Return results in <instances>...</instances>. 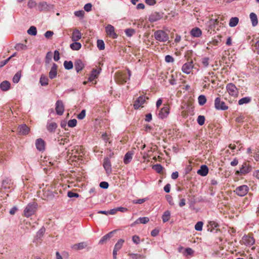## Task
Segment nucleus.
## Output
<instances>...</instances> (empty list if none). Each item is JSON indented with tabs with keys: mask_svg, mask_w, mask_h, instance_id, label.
<instances>
[{
	"mask_svg": "<svg viewBox=\"0 0 259 259\" xmlns=\"http://www.w3.org/2000/svg\"><path fill=\"white\" fill-rule=\"evenodd\" d=\"M169 113V109L167 105L162 108L159 111L158 117L161 119L166 118Z\"/></svg>",
	"mask_w": 259,
	"mask_h": 259,
	"instance_id": "9",
	"label": "nucleus"
},
{
	"mask_svg": "<svg viewBox=\"0 0 259 259\" xmlns=\"http://www.w3.org/2000/svg\"><path fill=\"white\" fill-rule=\"evenodd\" d=\"M37 207V203L32 202L28 203L24 210V215L26 217H29L34 214Z\"/></svg>",
	"mask_w": 259,
	"mask_h": 259,
	"instance_id": "1",
	"label": "nucleus"
},
{
	"mask_svg": "<svg viewBox=\"0 0 259 259\" xmlns=\"http://www.w3.org/2000/svg\"><path fill=\"white\" fill-rule=\"evenodd\" d=\"M124 242V240L123 239H119L117 242L115 243L114 248L116 250H119L122 247L123 244Z\"/></svg>",
	"mask_w": 259,
	"mask_h": 259,
	"instance_id": "36",
	"label": "nucleus"
},
{
	"mask_svg": "<svg viewBox=\"0 0 259 259\" xmlns=\"http://www.w3.org/2000/svg\"><path fill=\"white\" fill-rule=\"evenodd\" d=\"M21 73L20 71H18L16 72V73L14 75V76L13 77V81L14 83H18L21 78Z\"/></svg>",
	"mask_w": 259,
	"mask_h": 259,
	"instance_id": "42",
	"label": "nucleus"
},
{
	"mask_svg": "<svg viewBox=\"0 0 259 259\" xmlns=\"http://www.w3.org/2000/svg\"><path fill=\"white\" fill-rule=\"evenodd\" d=\"M239 22V19L237 17H232L229 21V26L230 27H235L236 26Z\"/></svg>",
	"mask_w": 259,
	"mask_h": 259,
	"instance_id": "37",
	"label": "nucleus"
},
{
	"mask_svg": "<svg viewBox=\"0 0 259 259\" xmlns=\"http://www.w3.org/2000/svg\"><path fill=\"white\" fill-rule=\"evenodd\" d=\"M198 104L200 106L203 105L206 102V98L204 95H201L198 98Z\"/></svg>",
	"mask_w": 259,
	"mask_h": 259,
	"instance_id": "40",
	"label": "nucleus"
},
{
	"mask_svg": "<svg viewBox=\"0 0 259 259\" xmlns=\"http://www.w3.org/2000/svg\"><path fill=\"white\" fill-rule=\"evenodd\" d=\"M97 47L99 50H103L105 49V44L103 40L98 39L97 40Z\"/></svg>",
	"mask_w": 259,
	"mask_h": 259,
	"instance_id": "44",
	"label": "nucleus"
},
{
	"mask_svg": "<svg viewBox=\"0 0 259 259\" xmlns=\"http://www.w3.org/2000/svg\"><path fill=\"white\" fill-rule=\"evenodd\" d=\"M48 5L46 2L40 3L38 5L39 10L41 11L47 8Z\"/></svg>",
	"mask_w": 259,
	"mask_h": 259,
	"instance_id": "48",
	"label": "nucleus"
},
{
	"mask_svg": "<svg viewBox=\"0 0 259 259\" xmlns=\"http://www.w3.org/2000/svg\"><path fill=\"white\" fill-rule=\"evenodd\" d=\"M165 198L170 205H174L172 197L170 195H166Z\"/></svg>",
	"mask_w": 259,
	"mask_h": 259,
	"instance_id": "60",
	"label": "nucleus"
},
{
	"mask_svg": "<svg viewBox=\"0 0 259 259\" xmlns=\"http://www.w3.org/2000/svg\"><path fill=\"white\" fill-rule=\"evenodd\" d=\"M252 170L251 165L246 162H244L241 165H240V168L236 171V174L238 176L245 175L250 172Z\"/></svg>",
	"mask_w": 259,
	"mask_h": 259,
	"instance_id": "2",
	"label": "nucleus"
},
{
	"mask_svg": "<svg viewBox=\"0 0 259 259\" xmlns=\"http://www.w3.org/2000/svg\"><path fill=\"white\" fill-rule=\"evenodd\" d=\"M248 190V187L247 185H243L237 187L235 190V192L237 195L243 197L247 193Z\"/></svg>",
	"mask_w": 259,
	"mask_h": 259,
	"instance_id": "5",
	"label": "nucleus"
},
{
	"mask_svg": "<svg viewBox=\"0 0 259 259\" xmlns=\"http://www.w3.org/2000/svg\"><path fill=\"white\" fill-rule=\"evenodd\" d=\"M133 242L136 244H139L140 242V237L138 235H134L132 237Z\"/></svg>",
	"mask_w": 259,
	"mask_h": 259,
	"instance_id": "59",
	"label": "nucleus"
},
{
	"mask_svg": "<svg viewBox=\"0 0 259 259\" xmlns=\"http://www.w3.org/2000/svg\"><path fill=\"white\" fill-rule=\"evenodd\" d=\"M57 193H56L54 192L48 191L45 192V196H47V198H46L47 200H52L54 197H55Z\"/></svg>",
	"mask_w": 259,
	"mask_h": 259,
	"instance_id": "32",
	"label": "nucleus"
},
{
	"mask_svg": "<svg viewBox=\"0 0 259 259\" xmlns=\"http://www.w3.org/2000/svg\"><path fill=\"white\" fill-rule=\"evenodd\" d=\"M87 246V244L85 242H82L79 243L75 244L72 246V248L76 250H81Z\"/></svg>",
	"mask_w": 259,
	"mask_h": 259,
	"instance_id": "28",
	"label": "nucleus"
},
{
	"mask_svg": "<svg viewBox=\"0 0 259 259\" xmlns=\"http://www.w3.org/2000/svg\"><path fill=\"white\" fill-rule=\"evenodd\" d=\"M19 133L22 135H26L30 132L29 127L25 124H21L19 126Z\"/></svg>",
	"mask_w": 259,
	"mask_h": 259,
	"instance_id": "18",
	"label": "nucleus"
},
{
	"mask_svg": "<svg viewBox=\"0 0 259 259\" xmlns=\"http://www.w3.org/2000/svg\"><path fill=\"white\" fill-rule=\"evenodd\" d=\"M100 71L97 69H93L91 72L89 77L88 80L90 81H93L95 78H97L98 75L100 74Z\"/></svg>",
	"mask_w": 259,
	"mask_h": 259,
	"instance_id": "21",
	"label": "nucleus"
},
{
	"mask_svg": "<svg viewBox=\"0 0 259 259\" xmlns=\"http://www.w3.org/2000/svg\"><path fill=\"white\" fill-rule=\"evenodd\" d=\"M27 33L29 35L35 36L37 34L36 28L34 26H31L27 30Z\"/></svg>",
	"mask_w": 259,
	"mask_h": 259,
	"instance_id": "39",
	"label": "nucleus"
},
{
	"mask_svg": "<svg viewBox=\"0 0 259 259\" xmlns=\"http://www.w3.org/2000/svg\"><path fill=\"white\" fill-rule=\"evenodd\" d=\"M132 156L133 153L131 152H128L125 154L123 158V162L124 164H127L131 161L133 158Z\"/></svg>",
	"mask_w": 259,
	"mask_h": 259,
	"instance_id": "27",
	"label": "nucleus"
},
{
	"mask_svg": "<svg viewBox=\"0 0 259 259\" xmlns=\"http://www.w3.org/2000/svg\"><path fill=\"white\" fill-rule=\"evenodd\" d=\"M209 58L208 57H204L202 59V63L205 67H207L209 65Z\"/></svg>",
	"mask_w": 259,
	"mask_h": 259,
	"instance_id": "50",
	"label": "nucleus"
},
{
	"mask_svg": "<svg viewBox=\"0 0 259 259\" xmlns=\"http://www.w3.org/2000/svg\"><path fill=\"white\" fill-rule=\"evenodd\" d=\"M92 5L91 3H88L84 6L83 9L86 12H90L92 10Z\"/></svg>",
	"mask_w": 259,
	"mask_h": 259,
	"instance_id": "61",
	"label": "nucleus"
},
{
	"mask_svg": "<svg viewBox=\"0 0 259 259\" xmlns=\"http://www.w3.org/2000/svg\"><path fill=\"white\" fill-rule=\"evenodd\" d=\"M52 57V55L51 52H49L47 53L46 56V63L48 64L50 63V61L51 60Z\"/></svg>",
	"mask_w": 259,
	"mask_h": 259,
	"instance_id": "56",
	"label": "nucleus"
},
{
	"mask_svg": "<svg viewBox=\"0 0 259 259\" xmlns=\"http://www.w3.org/2000/svg\"><path fill=\"white\" fill-rule=\"evenodd\" d=\"M250 19L251 20L252 25L253 26H255L258 24V19L257 15L253 12H252L249 15Z\"/></svg>",
	"mask_w": 259,
	"mask_h": 259,
	"instance_id": "26",
	"label": "nucleus"
},
{
	"mask_svg": "<svg viewBox=\"0 0 259 259\" xmlns=\"http://www.w3.org/2000/svg\"><path fill=\"white\" fill-rule=\"evenodd\" d=\"M132 259H145L143 254L138 253H129L128 254Z\"/></svg>",
	"mask_w": 259,
	"mask_h": 259,
	"instance_id": "35",
	"label": "nucleus"
},
{
	"mask_svg": "<svg viewBox=\"0 0 259 259\" xmlns=\"http://www.w3.org/2000/svg\"><path fill=\"white\" fill-rule=\"evenodd\" d=\"M226 89L230 95L235 96L238 95V91L236 85L233 83H229L226 85Z\"/></svg>",
	"mask_w": 259,
	"mask_h": 259,
	"instance_id": "6",
	"label": "nucleus"
},
{
	"mask_svg": "<svg viewBox=\"0 0 259 259\" xmlns=\"http://www.w3.org/2000/svg\"><path fill=\"white\" fill-rule=\"evenodd\" d=\"M70 47L72 50L78 51L81 48V44L79 42L73 41L70 44Z\"/></svg>",
	"mask_w": 259,
	"mask_h": 259,
	"instance_id": "30",
	"label": "nucleus"
},
{
	"mask_svg": "<svg viewBox=\"0 0 259 259\" xmlns=\"http://www.w3.org/2000/svg\"><path fill=\"white\" fill-rule=\"evenodd\" d=\"M251 97H244V98H242L241 99H240L239 101H238V104L239 105H242L244 104H247V103H249L251 102Z\"/></svg>",
	"mask_w": 259,
	"mask_h": 259,
	"instance_id": "34",
	"label": "nucleus"
},
{
	"mask_svg": "<svg viewBox=\"0 0 259 259\" xmlns=\"http://www.w3.org/2000/svg\"><path fill=\"white\" fill-rule=\"evenodd\" d=\"M103 167L106 170V172L109 175L112 171L111 164L109 157H105L104 159Z\"/></svg>",
	"mask_w": 259,
	"mask_h": 259,
	"instance_id": "13",
	"label": "nucleus"
},
{
	"mask_svg": "<svg viewBox=\"0 0 259 259\" xmlns=\"http://www.w3.org/2000/svg\"><path fill=\"white\" fill-rule=\"evenodd\" d=\"M49 79L47 76L41 75L39 79V83L42 86H46L48 84Z\"/></svg>",
	"mask_w": 259,
	"mask_h": 259,
	"instance_id": "33",
	"label": "nucleus"
},
{
	"mask_svg": "<svg viewBox=\"0 0 259 259\" xmlns=\"http://www.w3.org/2000/svg\"><path fill=\"white\" fill-rule=\"evenodd\" d=\"M190 33L194 37H199L202 35V31L198 27H194L191 29Z\"/></svg>",
	"mask_w": 259,
	"mask_h": 259,
	"instance_id": "17",
	"label": "nucleus"
},
{
	"mask_svg": "<svg viewBox=\"0 0 259 259\" xmlns=\"http://www.w3.org/2000/svg\"><path fill=\"white\" fill-rule=\"evenodd\" d=\"M57 127L56 122L48 121L47 124V129L50 133H54Z\"/></svg>",
	"mask_w": 259,
	"mask_h": 259,
	"instance_id": "19",
	"label": "nucleus"
},
{
	"mask_svg": "<svg viewBox=\"0 0 259 259\" xmlns=\"http://www.w3.org/2000/svg\"><path fill=\"white\" fill-rule=\"evenodd\" d=\"M46 231V229L44 227H42L36 233L35 239L36 240L41 239L44 236Z\"/></svg>",
	"mask_w": 259,
	"mask_h": 259,
	"instance_id": "29",
	"label": "nucleus"
},
{
	"mask_svg": "<svg viewBox=\"0 0 259 259\" xmlns=\"http://www.w3.org/2000/svg\"><path fill=\"white\" fill-rule=\"evenodd\" d=\"M27 6L30 9L36 7V3L33 0H29L28 2Z\"/></svg>",
	"mask_w": 259,
	"mask_h": 259,
	"instance_id": "57",
	"label": "nucleus"
},
{
	"mask_svg": "<svg viewBox=\"0 0 259 259\" xmlns=\"http://www.w3.org/2000/svg\"><path fill=\"white\" fill-rule=\"evenodd\" d=\"M163 13L159 12H154L149 16L148 20L150 22H155L160 20L163 17Z\"/></svg>",
	"mask_w": 259,
	"mask_h": 259,
	"instance_id": "8",
	"label": "nucleus"
},
{
	"mask_svg": "<svg viewBox=\"0 0 259 259\" xmlns=\"http://www.w3.org/2000/svg\"><path fill=\"white\" fill-rule=\"evenodd\" d=\"M214 107L218 110L225 111L228 109V106L226 105L225 103L221 101L220 97H217L214 100Z\"/></svg>",
	"mask_w": 259,
	"mask_h": 259,
	"instance_id": "4",
	"label": "nucleus"
},
{
	"mask_svg": "<svg viewBox=\"0 0 259 259\" xmlns=\"http://www.w3.org/2000/svg\"><path fill=\"white\" fill-rule=\"evenodd\" d=\"M84 66V65L80 59H77L74 62L75 69L77 73L81 71Z\"/></svg>",
	"mask_w": 259,
	"mask_h": 259,
	"instance_id": "20",
	"label": "nucleus"
},
{
	"mask_svg": "<svg viewBox=\"0 0 259 259\" xmlns=\"http://www.w3.org/2000/svg\"><path fill=\"white\" fill-rule=\"evenodd\" d=\"M194 253V250L190 248V247H187L185 249V255H192Z\"/></svg>",
	"mask_w": 259,
	"mask_h": 259,
	"instance_id": "58",
	"label": "nucleus"
},
{
	"mask_svg": "<svg viewBox=\"0 0 259 259\" xmlns=\"http://www.w3.org/2000/svg\"><path fill=\"white\" fill-rule=\"evenodd\" d=\"M197 121L199 125H203L205 122V117L203 115H199L198 116Z\"/></svg>",
	"mask_w": 259,
	"mask_h": 259,
	"instance_id": "45",
	"label": "nucleus"
},
{
	"mask_svg": "<svg viewBox=\"0 0 259 259\" xmlns=\"http://www.w3.org/2000/svg\"><path fill=\"white\" fill-rule=\"evenodd\" d=\"M57 67L58 66L56 64L53 63L51 69L49 72V77L51 79H54L56 77L57 74Z\"/></svg>",
	"mask_w": 259,
	"mask_h": 259,
	"instance_id": "16",
	"label": "nucleus"
},
{
	"mask_svg": "<svg viewBox=\"0 0 259 259\" xmlns=\"http://www.w3.org/2000/svg\"><path fill=\"white\" fill-rule=\"evenodd\" d=\"M203 223L202 222H198L195 225V229L196 231H200L202 230Z\"/></svg>",
	"mask_w": 259,
	"mask_h": 259,
	"instance_id": "46",
	"label": "nucleus"
},
{
	"mask_svg": "<svg viewBox=\"0 0 259 259\" xmlns=\"http://www.w3.org/2000/svg\"><path fill=\"white\" fill-rule=\"evenodd\" d=\"M74 15L76 17L82 18L84 16V12L83 10L77 11L74 12Z\"/></svg>",
	"mask_w": 259,
	"mask_h": 259,
	"instance_id": "55",
	"label": "nucleus"
},
{
	"mask_svg": "<svg viewBox=\"0 0 259 259\" xmlns=\"http://www.w3.org/2000/svg\"><path fill=\"white\" fill-rule=\"evenodd\" d=\"M208 172V168L206 165H202L198 170L197 174L201 176H206Z\"/></svg>",
	"mask_w": 259,
	"mask_h": 259,
	"instance_id": "23",
	"label": "nucleus"
},
{
	"mask_svg": "<svg viewBox=\"0 0 259 259\" xmlns=\"http://www.w3.org/2000/svg\"><path fill=\"white\" fill-rule=\"evenodd\" d=\"M165 61L167 63H172L174 62V59L171 56L167 55L165 57Z\"/></svg>",
	"mask_w": 259,
	"mask_h": 259,
	"instance_id": "63",
	"label": "nucleus"
},
{
	"mask_svg": "<svg viewBox=\"0 0 259 259\" xmlns=\"http://www.w3.org/2000/svg\"><path fill=\"white\" fill-rule=\"evenodd\" d=\"M170 217V212L169 210H166L162 215V220L163 223L168 222Z\"/></svg>",
	"mask_w": 259,
	"mask_h": 259,
	"instance_id": "31",
	"label": "nucleus"
},
{
	"mask_svg": "<svg viewBox=\"0 0 259 259\" xmlns=\"http://www.w3.org/2000/svg\"><path fill=\"white\" fill-rule=\"evenodd\" d=\"M147 200V198H144L142 199H135L133 200L134 204H142L145 202Z\"/></svg>",
	"mask_w": 259,
	"mask_h": 259,
	"instance_id": "52",
	"label": "nucleus"
},
{
	"mask_svg": "<svg viewBox=\"0 0 259 259\" xmlns=\"http://www.w3.org/2000/svg\"><path fill=\"white\" fill-rule=\"evenodd\" d=\"M85 110L83 109L77 116V117L79 119H83L85 116Z\"/></svg>",
	"mask_w": 259,
	"mask_h": 259,
	"instance_id": "54",
	"label": "nucleus"
},
{
	"mask_svg": "<svg viewBox=\"0 0 259 259\" xmlns=\"http://www.w3.org/2000/svg\"><path fill=\"white\" fill-rule=\"evenodd\" d=\"M193 65L192 62H187L183 65L182 70L184 73L188 74L191 72V70L193 68Z\"/></svg>",
	"mask_w": 259,
	"mask_h": 259,
	"instance_id": "15",
	"label": "nucleus"
},
{
	"mask_svg": "<svg viewBox=\"0 0 259 259\" xmlns=\"http://www.w3.org/2000/svg\"><path fill=\"white\" fill-rule=\"evenodd\" d=\"M138 221H140L141 224H145L149 221L148 217H144L138 218Z\"/></svg>",
	"mask_w": 259,
	"mask_h": 259,
	"instance_id": "49",
	"label": "nucleus"
},
{
	"mask_svg": "<svg viewBox=\"0 0 259 259\" xmlns=\"http://www.w3.org/2000/svg\"><path fill=\"white\" fill-rule=\"evenodd\" d=\"M152 169L157 173L160 174L162 171L163 167L160 164H156L153 165Z\"/></svg>",
	"mask_w": 259,
	"mask_h": 259,
	"instance_id": "41",
	"label": "nucleus"
},
{
	"mask_svg": "<svg viewBox=\"0 0 259 259\" xmlns=\"http://www.w3.org/2000/svg\"><path fill=\"white\" fill-rule=\"evenodd\" d=\"M114 231H115L110 232L109 233H107V234L103 236L100 240L99 242V244L102 245L104 243H106L107 241H108L111 237Z\"/></svg>",
	"mask_w": 259,
	"mask_h": 259,
	"instance_id": "22",
	"label": "nucleus"
},
{
	"mask_svg": "<svg viewBox=\"0 0 259 259\" xmlns=\"http://www.w3.org/2000/svg\"><path fill=\"white\" fill-rule=\"evenodd\" d=\"M46 143L41 138L37 139L35 141V146L39 151H44L45 150Z\"/></svg>",
	"mask_w": 259,
	"mask_h": 259,
	"instance_id": "14",
	"label": "nucleus"
},
{
	"mask_svg": "<svg viewBox=\"0 0 259 259\" xmlns=\"http://www.w3.org/2000/svg\"><path fill=\"white\" fill-rule=\"evenodd\" d=\"M154 35L155 39L160 42H166L169 39L168 35L162 30H156Z\"/></svg>",
	"mask_w": 259,
	"mask_h": 259,
	"instance_id": "3",
	"label": "nucleus"
},
{
	"mask_svg": "<svg viewBox=\"0 0 259 259\" xmlns=\"http://www.w3.org/2000/svg\"><path fill=\"white\" fill-rule=\"evenodd\" d=\"M56 111L58 115H62L64 112V105L62 101L58 100L56 103Z\"/></svg>",
	"mask_w": 259,
	"mask_h": 259,
	"instance_id": "10",
	"label": "nucleus"
},
{
	"mask_svg": "<svg viewBox=\"0 0 259 259\" xmlns=\"http://www.w3.org/2000/svg\"><path fill=\"white\" fill-rule=\"evenodd\" d=\"M68 126L70 127H73L76 125L77 120L75 119H70L68 121Z\"/></svg>",
	"mask_w": 259,
	"mask_h": 259,
	"instance_id": "47",
	"label": "nucleus"
},
{
	"mask_svg": "<svg viewBox=\"0 0 259 259\" xmlns=\"http://www.w3.org/2000/svg\"><path fill=\"white\" fill-rule=\"evenodd\" d=\"M135 32V30L132 28H128L125 29V33L127 36H132Z\"/></svg>",
	"mask_w": 259,
	"mask_h": 259,
	"instance_id": "53",
	"label": "nucleus"
},
{
	"mask_svg": "<svg viewBox=\"0 0 259 259\" xmlns=\"http://www.w3.org/2000/svg\"><path fill=\"white\" fill-rule=\"evenodd\" d=\"M254 159L256 161H259V150L256 149L253 151Z\"/></svg>",
	"mask_w": 259,
	"mask_h": 259,
	"instance_id": "62",
	"label": "nucleus"
},
{
	"mask_svg": "<svg viewBox=\"0 0 259 259\" xmlns=\"http://www.w3.org/2000/svg\"><path fill=\"white\" fill-rule=\"evenodd\" d=\"M63 64L65 69L66 70H70L73 67V64L71 61H65Z\"/></svg>",
	"mask_w": 259,
	"mask_h": 259,
	"instance_id": "38",
	"label": "nucleus"
},
{
	"mask_svg": "<svg viewBox=\"0 0 259 259\" xmlns=\"http://www.w3.org/2000/svg\"><path fill=\"white\" fill-rule=\"evenodd\" d=\"M54 34V32L52 31L48 30L47 31L45 34L44 35L46 38L49 39Z\"/></svg>",
	"mask_w": 259,
	"mask_h": 259,
	"instance_id": "64",
	"label": "nucleus"
},
{
	"mask_svg": "<svg viewBox=\"0 0 259 259\" xmlns=\"http://www.w3.org/2000/svg\"><path fill=\"white\" fill-rule=\"evenodd\" d=\"M11 84L9 81L5 80L2 82L0 84V89L3 91H7L10 88Z\"/></svg>",
	"mask_w": 259,
	"mask_h": 259,
	"instance_id": "25",
	"label": "nucleus"
},
{
	"mask_svg": "<svg viewBox=\"0 0 259 259\" xmlns=\"http://www.w3.org/2000/svg\"><path fill=\"white\" fill-rule=\"evenodd\" d=\"M81 37V34L78 29H75L73 31L72 35L71 36V40L73 41H77L79 40Z\"/></svg>",
	"mask_w": 259,
	"mask_h": 259,
	"instance_id": "24",
	"label": "nucleus"
},
{
	"mask_svg": "<svg viewBox=\"0 0 259 259\" xmlns=\"http://www.w3.org/2000/svg\"><path fill=\"white\" fill-rule=\"evenodd\" d=\"M146 101V97L145 96H139L134 104L135 109H138Z\"/></svg>",
	"mask_w": 259,
	"mask_h": 259,
	"instance_id": "12",
	"label": "nucleus"
},
{
	"mask_svg": "<svg viewBox=\"0 0 259 259\" xmlns=\"http://www.w3.org/2000/svg\"><path fill=\"white\" fill-rule=\"evenodd\" d=\"M15 49L17 51L24 50L27 49V46L23 44L18 43L15 46Z\"/></svg>",
	"mask_w": 259,
	"mask_h": 259,
	"instance_id": "43",
	"label": "nucleus"
},
{
	"mask_svg": "<svg viewBox=\"0 0 259 259\" xmlns=\"http://www.w3.org/2000/svg\"><path fill=\"white\" fill-rule=\"evenodd\" d=\"M67 196L69 198H73V197L78 198L79 196V195L77 193H74L71 191H69L67 192Z\"/></svg>",
	"mask_w": 259,
	"mask_h": 259,
	"instance_id": "51",
	"label": "nucleus"
},
{
	"mask_svg": "<svg viewBox=\"0 0 259 259\" xmlns=\"http://www.w3.org/2000/svg\"><path fill=\"white\" fill-rule=\"evenodd\" d=\"M105 31L107 35L112 38L115 39L118 37L117 34L115 32L114 27L110 24L107 25L105 27Z\"/></svg>",
	"mask_w": 259,
	"mask_h": 259,
	"instance_id": "7",
	"label": "nucleus"
},
{
	"mask_svg": "<svg viewBox=\"0 0 259 259\" xmlns=\"http://www.w3.org/2000/svg\"><path fill=\"white\" fill-rule=\"evenodd\" d=\"M242 243L247 246H250L254 244L255 240L252 237L244 235L242 238Z\"/></svg>",
	"mask_w": 259,
	"mask_h": 259,
	"instance_id": "11",
	"label": "nucleus"
}]
</instances>
